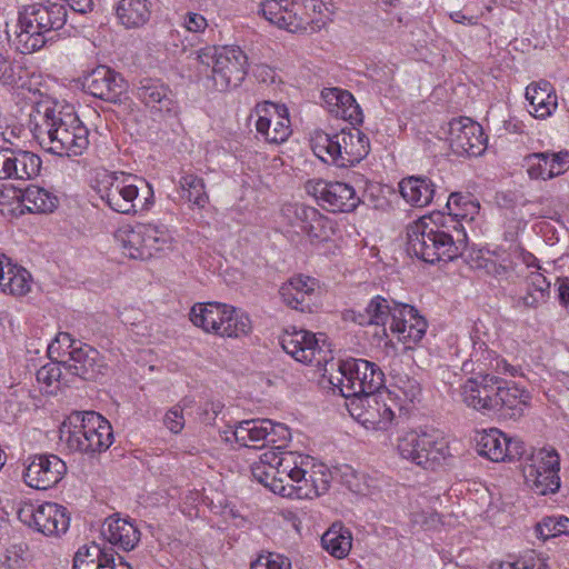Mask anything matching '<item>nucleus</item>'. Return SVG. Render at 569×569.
Masks as SVG:
<instances>
[{"label": "nucleus", "instance_id": "f257e3e1", "mask_svg": "<svg viewBox=\"0 0 569 569\" xmlns=\"http://www.w3.org/2000/svg\"><path fill=\"white\" fill-rule=\"evenodd\" d=\"M41 119L32 131L47 151L60 157H72L82 154L88 148L89 130L77 114L46 108Z\"/></svg>", "mask_w": 569, "mask_h": 569}, {"label": "nucleus", "instance_id": "f03ea898", "mask_svg": "<svg viewBox=\"0 0 569 569\" xmlns=\"http://www.w3.org/2000/svg\"><path fill=\"white\" fill-rule=\"evenodd\" d=\"M67 22V9L61 3H36L28 6L19 14L16 31V48L21 53L41 49L51 37L48 34L61 29Z\"/></svg>", "mask_w": 569, "mask_h": 569}, {"label": "nucleus", "instance_id": "7ed1b4c3", "mask_svg": "<svg viewBox=\"0 0 569 569\" xmlns=\"http://www.w3.org/2000/svg\"><path fill=\"white\" fill-rule=\"evenodd\" d=\"M98 193L111 210L122 214H136L153 204L151 186L123 171L103 173Z\"/></svg>", "mask_w": 569, "mask_h": 569}, {"label": "nucleus", "instance_id": "20e7f679", "mask_svg": "<svg viewBox=\"0 0 569 569\" xmlns=\"http://www.w3.org/2000/svg\"><path fill=\"white\" fill-rule=\"evenodd\" d=\"M68 448L81 453L102 452L113 442L110 422L96 411H74L60 428Z\"/></svg>", "mask_w": 569, "mask_h": 569}, {"label": "nucleus", "instance_id": "39448f33", "mask_svg": "<svg viewBox=\"0 0 569 569\" xmlns=\"http://www.w3.org/2000/svg\"><path fill=\"white\" fill-rule=\"evenodd\" d=\"M461 234L457 238L433 226H427V221L420 219L408 227V251L427 263L439 261H452L463 253Z\"/></svg>", "mask_w": 569, "mask_h": 569}, {"label": "nucleus", "instance_id": "423d86ee", "mask_svg": "<svg viewBox=\"0 0 569 569\" xmlns=\"http://www.w3.org/2000/svg\"><path fill=\"white\" fill-rule=\"evenodd\" d=\"M330 383L337 387L342 397L356 400L380 392L385 383V375L373 362L365 359H348L339 365L338 376L330 377Z\"/></svg>", "mask_w": 569, "mask_h": 569}, {"label": "nucleus", "instance_id": "0eeeda50", "mask_svg": "<svg viewBox=\"0 0 569 569\" xmlns=\"http://www.w3.org/2000/svg\"><path fill=\"white\" fill-rule=\"evenodd\" d=\"M397 450L402 459L431 470L449 456L448 442L435 430L406 431L398 438Z\"/></svg>", "mask_w": 569, "mask_h": 569}, {"label": "nucleus", "instance_id": "6e6552de", "mask_svg": "<svg viewBox=\"0 0 569 569\" xmlns=\"http://www.w3.org/2000/svg\"><path fill=\"white\" fill-rule=\"evenodd\" d=\"M522 471L527 486L537 495L555 493L560 488V457L552 447L530 448Z\"/></svg>", "mask_w": 569, "mask_h": 569}, {"label": "nucleus", "instance_id": "1a4fd4ad", "mask_svg": "<svg viewBox=\"0 0 569 569\" xmlns=\"http://www.w3.org/2000/svg\"><path fill=\"white\" fill-rule=\"evenodd\" d=\"M280 343L288 355L302 363L321 366L332 359L323 333L317 336L311 331L292 327L291 330H284Z\"/></svg>", "mask_w": 569, "mask_h": 569}, {"label": "nucleus", "instance_id": "9d476101", "mask_svg": "<svg viewBox=\"0 0 569 569\" xmlns=\"http://www.w3.org/2000/svg\"><path fill=\"white\" fill-rule=\"evenodd\" d=\"M67 473L66 462L53 453L30 455L24 461V483L37 490H48L58 485Z\"/></svg>", "mask_w": 569, "mask_h": 569}, {"label": "nucleus", "instance_id": "9b49d317", "mask_svg": "<svg viewBox=\"0 0 569 569\" xmlns=\"http://www.w3.org/2000/svg\"><path fill=\"white\" fill-rule=\"evenodd\" d=\"M447 132L450 148L457 156L478 157L486 150L482 127L468 117L452 119Z\"/></svg>", "mask_w": 569, "mask_h": 569}, {"label": "nucleus", "instance_id": "f8f14e48", "mask_svg": "<svg viewBox=\"0 0 569 569\" xmlns=\"http://www.w3.org/2000/svg\"><path fill=\"white\" fill-rule=\"evenodd\" d=\"M247 76V56L239 47H222L209 78L217 91L224 92L239 87Z\"/></svg>", "mask_w": 569, "mask_h": 569}, {"label": "nucleus", "instance_id": "ddd939ff", "mask_svg": "<svg viewBox=\"0 0 569 569\" xmlns=\"http://www.w3.org/2000/svg\"><path fill=\"white\" fill-rule=\"evenodd\" d=\"M353 407L351 415L367 429L387 430L396 417V402L389 395L386 399L381 392L357 399Z\"/></svg>", "mask_w": 569, "mask_h": 569}, {"label": "nucleus", "instance_id": "4468645a", "mask_svg": "<svg viewBox=\"0 0 569 569\" xmlns=\"http://www.w3.org/2000/svg\"><path fill=\"white\" fill-rule=\"evenodd\" d=\"M307 191L317 198L323 209L331 212H351L360 202L353 187L345 182L309 181Z\"/></svg>", "mask_w": 569, "mask_h": 569}, {"label": "nucleus", "instance_id": "2eb2a0df", "mask_svg": "<svg viewBox=\"0 0 569 569\" xmlns=\"http://www.w3.org/2000/svg\"><path fill=\"white\" fill-rule=\"evenodd\" d=\"M253 113L257 117L256 129L266 141L278 144L290 137L289 111L284 104L263 101L257 103Z\"/></svg>", "mask_w": 569, "mask_h": 569}, {"label": "nucleus", "instance_id": "dca6fc26", "mask_svg": "<svg viewBox=\"0 0 569 569\" xmlns=\"http://www.w3.org/2000/svg\"><path fill=\"white\" fill-rule=\"evenodd\" d=\"M501 378L497 375L472 376L461 385L462 401L482 413H492L497 407Z\"/></svg>", "mask_w": 569, "mask_h": 569}, {"label": "nucleus", "instance_id": "f3484780", "mask_svg": "<svg viewBox=\"0 0 569 569\" xmlns=\"http://www.w3.org/2000/svg\"><path fill=\"white\" fill-rule=\"evenodd\" d=\"M81 84L87 93L111 103L119 102L127 91L123 77L107 66H98L84 74Z\"/></svg>", "mask_w": 569, "mask_h": 569}, {"label": "nucleus", "instance_id": "a211bd4d", "mask_svg": "<svg viewBox=\"0 0 569 569\" xmlns=\"http://www.w3.org/2000/svg\"><path fill=\"white\" fill-rule=\"evenodd\" d=\"M67 373L87 381H94L107 372V365L100 352L87 343L79 342L78 348L68 352V359L61 360Z\"/></svg>", "mask_w": 569, "mask_h": 569}, {"label": "nucleus", "instance_id": "6ab92c4d", "mask_svg": "<svg viewBox=\"0 0 569 569\" xmlns=\"http://www.w3.org/2000/svg\"><path fill=\"white\" fill-rule=\"evenodd\" d=\"M427 320L411 305L393 301L390 329L403 342H419L426 335Z\"/></svg>", "mask_w": 569, "mask_h": 569}, {"label": "nucleus", "instance_id": "aec40b11", "mask_svg": "<svg viewBox=\"0 0 569 569\" xmlns=\"http://www.w3.org/2000/svg\"><path fill=\"white\" fill-rule=\"evenodd\" d=\"M525 162L530 179L549 180L569 170V152H533L525 157Z\"/></svg>", "mask_w": 569, "mask_h": 569}, {"label": "nucleus", "instance_id": "412c9836", "mask_svg": "<svg viewBox=\"0 0 569 569\" xmlns=\"http://www.w3.org/2000/svg\"><path fill=\"white\" fill-rule=\"evenodd\" d=\"M316 287L317 280L315 278L298 274L282 283L279 295L282 302L289 308L301 312L311 311Z\"/></svg>", "mask_w": 569, "mask_h": 569}, {"label": "nucleus", "instance_id": "4be33fe9", "mask_svg": "<svg viewBox=\"0 0 569 569\" xmlns=\"http://www.w3.org/2000/svg\"><path fill=\"white\" fill-rule=\"evenodd\" d=\"M30 527L46 536L64 533L70 525L66 508L53 502H46L30 510Z\"/></svg>", "mask_w": 569, "mask_h": 569}, {"label": "nucleus", "instance_id": "5701e85b", "mask_svg": "<svg viewBox=\"0 0 569 569\" xmlns=\"http://www.w3.org/2000/svg\"><path fill=\"white\" fill-rule=\"evenodd\" d=\"M393 301L381 296L373 297L363 310L348 309L343 311V320L359 326H385L392 317Z\"/></svg>", "mask_w": 569, "mask_h": 569}, {"label": "nucleus", "instance_id": "b1692460", "mask_svg": "<svg viewBox=\"0 0 569 569\" xmlns=\"http://www.w3.org/2000/svg\"><path fill=\"white\" fill-rule=\"evenodd\" d=\"M470 339L472 349L469 359L462 363V371L473 376L495 375V370L499 369V363H502V358L490 350L478 336H471Z\"/></svg>", "mask_w": 569, "mask_h": 569}, {"label": "nucleus", "instance_id": "393cba45", "mask_svg": "<svg viewBox=\"0 0 569 569\" xmlns=\"http://www.w3.org/2000/svg\"><path fill=\"white\" fill-rule=\"evenodd\" d=\"M295 7L288 0H266L261 3V13L270 23L297 32L305 29V20L298 16Z\"/></svg>", "mask_w": 569, "mask_h": 569}, {"label": "nucleus", "instance_id": "a878e982", "mask_svg": "<svg viewBox=\"0 0 569 569\" xmlns=\"http://www.w3.org/2000/svg\"><path fill=\"white\" fill-rule=\"evenodd\" d=\"M321 97L329 111L336 117L348 120L351 124L362 122V111L349 91L340 88H326L321 91Z\"/></svg>", "mask_w": 569, "mask_h": 569}, {"label": "nucleus", "instance_id": "bb28decb", "mask_svg": "<svg viewBox=\"0 0 569 569\" xmlns=\"http://www.w3.org/2000/svg\"><path fill=\"white\" fill-rule=\"evenodd\" d=\"M137 98L157 112H170L174 107L171 90L160 80L142 79L137 87Z\"/></svg>", "mask_w": 569, "mask_h": 569}, {"label": "nucleus", "instance_id": "cd10ccee", "mask_svg": "<svg viewBox=\"0 0 569 569\" xmlns=\"http://www.w3.org/2000/svg\"><path fill=\"white\" fill-rule=\"evenodd\" d=\"M529 393L515 385H509L501 378L499 395H497V407L492 413H499L510 419L522 417L528 401Z\"/></svg>", "mask_w": 569, "mask_h": 569}, {"label": "nucleus", "instance_id": "c85d7f7f", "mask_svg": "<svg viewBox=\"0 0 569 569\" xmlns=\"http://www.w3.org/2000/svg\"><path fill=\"white\" fill-rule=\"evenodd\" d=\"M101 535L112 546L123 551L132 550L140 540V532L131 522L109 517L102 525Z\"/></svg>", "mask_w": 569, "mask_h": 569}, {"label": "nucleus", "instance_id": "c756f323", "mask_svg": "<svg viewBox=\"0 0 569 569\" xmlns=\"http://www.w3.org/2000/svg\"><path fill=\"white\" fill-rule=\"evenodd\" d=\"M261 460L269 465H277L291 475V482L307 486L308 473L306 467L309 465V457L293 451L269 450L261 456Z\"/></svg>", "mask_w": 569, "mask_h": 569}, {"label": "nucleus", "instance_id": "7c9ffc66", "mask_svg": "<svg viewBox=\"0 0 569 569\" xmlns=\"http://www.w3.org/2000/svg\"><path fill=\"white\" fill-rule=\"evenodd\" d=\"M31 274L24 268L13 264L3 253L0 256V289L12 296H24L30 291Z\"/></svg>", "mask_w": 569, "mask_h": 569}, {"label": "nucleus", "instance_id": "2f4dec72", "mask_svg": "<svg viewBox=\"0 0 569 569\" xmlns=\"http://www.w3.org/2000/svg\"><path fill=\"white\" fill-rule=\"evenodd\" d=\"M342 161L352 167L366 158L370 151L369 138L357 128L342 129L339 133Z\"/></svg>", "mask_w": 569, "mask_h": 569}, {"label": "nucleus", "instance_id": "473e14b6", "mask_svg": "<svg viewBox=\"0 0 569 569\" xmlns=\"http://www.w3.org/2000/svg\"><path fill=\"white\" fill-rule=\"evenodd\" d=\"M526 99L532 107L530 113L538 119H546L556 110L557 94L552 90L550 82L541 80L532 82L526 88Z\"/></svg>", "mask_w": 569, "mask_h": 569}, {"label": "nucleus", "instance_id": "72a5a7b5", "mask_svg": "<svg viewBox=\"0 0 569 569\" xmlns=\"http://www.w3.org/2000/svg\"><path fill=\"white\" fill-rule=\"evenodd\" d=\"M526 293L515 300V307L519 309H538L550 297V281L539 271H531L526 276Z\"/></svg>", "mask_w": 569, "mask_h": 569}, {"label": "nucleus", "instance_id": "f704fd0d", "mask_svg": "<svg viewBox=\"0 0 569 569\" xmlns=\"http://www.w3.org/2000/svg\"><path fill=\"white\" fill-rule=\"evenodd\" d=\"M399 191L408 203L422 208L432 201L436 194V186L427 177L411 176L399 182Z\"/></svg>", "mask_w": 569, "mask_h": 569}, {"label": "nucleus", "instance_id": "c9c22d12", "mask_svg": "<svg viewBox=\"0 0 569 569\" xmlns=\"http://www.w3.org/2000/svg\"><path fill=\"white\" fill-rule=\"evenodd\" d=\"M228 305L219 302L196 303L189 313L191 322L209 333L218 335L223 325Z\"/></svg>", "mask_w": 569, "mask_h": 569}, {"label": "nucleus", "instance_id": "e433bc0d", "mask_svg": "<svg viewBox=\"0 0 569 569\" xmlns=\"http://www.w3.org/2000/svg\"><path fill=\"white\" fill-rule=\"evenodd\" d=\"M321 546L333 558L345 559L352 547V533L341 522H335L322 535Z\"/></svg>", "mask_w": 569, "mask_h": 569}, {"label": "nucleus", "instance_id": "4c0bfd02", "mask_svg": "<svg viewBox=\"0 0 569 569\" xmlns=\"http://www.w3.org/2000/svg\"><path fill=\"white\" fill-rule=\"evenodd\" d=\"M269 419H251L239 422L233 435L243 447L261 448L268 442Z\"/></svg>", "mask_w": 569, "mask_h": 569}, {"label": "nucleus", "instance_id": "58836bf2", "mask_svg": "<svg viewBox=\"0 0 569 569\" xmlns=\"http://www.w3.org/2000/svg\"><path fill=\"white\" fill-rule=\"evenodd\" d=\"M13 199L20 202L29 212H51L57 208L58 199L47 190L30 186L24 190L13 191Z\"/></svg>", "mask_w": 569, "mask_h": 569}, {"label": "nucleus", "instance_id": "ea45409f", "mask_svg": "<svg viewBox=\"0 0 569 569\" xmlns=\"http://www.w3.org/2000/svg\"><path fill=\"white\" fill-rule=\"evenodd\" d=\"M116 12L126 28H139L150 19L151 3L148 0H120Z\"/></svg>", "mask_w": 569, "mask_h": 569}, {"label": "nucleus", "instance_id": "a19ab883", "mask_svg": "<svg viewBox=\"0 0 569 569\" xmlns=\"http://www.w3.org/2000/svg\"><path fill=\"white\" fill-rule=\"evenodd\" d=\"M313 153L323 162H331L338 167L346 168L340 149L339 134H329L318 131L311 139Z\"/></svg>", "mask_w": 569, "mask_h": 569}, {"label": "nucleus", "instance_id": "79ce46f5", "mask_svg": "<svg viewBox=\"0 0 569 569\" xmlns=\"http://www.w3.org/2000/svg\"><path fill=\"white\" fill-rule=\"evenodd\" d=\"M507 435L493 428L480 433L477 439V448L480 456H483L491 461H505L507 453H505Z\"/></svg>", "mask_w": 569, "mask_h": 569}, {"label": "nucleus", "instance_id": "37998d69", "mask_svg": "<svg viewBox=\"0 0 569 569\" xmlns=\"http://www.w3.org/2000/svg\"><path fill=\"white\" fill-rule=\"evenodd\" d=\"M271 466L272 481L270 483V490L277 495L288 498L303 499L309 496L307 486L291 482V475L286 472L281 467L277 465Z\"/></svg>", "mask_w": 569, "mask_h": 569}, {"label": "nucleus", "instance_id": "c03bdc74", "mask_svg": "<svg viewBox=\"0 0 569 569\" xmlns=\"http://www.w3.org/2000/svg\"><path fill=\"white\" fill-rule=\"evenodd\" d=\"M224 316L223 325L221 330L218 331V336L239 338L251 331V320L243 311L228 306Z\"/></svg>", "mask_w": 569, "mask_h": 569}, {"label": "nucleus", "instance_id": "a18cd8bd", "mask_svg": "<svg viewBox=\"0 0 569 569\" xmlns=\"http://www.w3.org/2000/svg\"><path fill=\"white\" fill-rule=\"evenodd\" d=\"M119 238L124 250H127L126 254L130 258L140 260L150 258V250H147L144 247L142 223H138L128 230H122Z\"/></svg>", "mask_w": 569, "mask_h": 569}, {"label": "nucleus", "instance_id": "49530a36", "mask_svg": "<svg viewBox=\"0 0 569 569\" xmlns=\"http://www.w3.org/2000/svg\"><path fill=\"white\" fill-rule=\"evenodd\" d=\"M180 188L183 191L182 197L199 208H203L209 197L204 190L203 179L191 172H183L180 177Z\"/></svg>", "mask_w": 569, "mask_h": 569}, {"label": "nucleus", "instance_id": "de8ad7c7", "mask_svg": "<svg viewBox=\"0 0 569 569\" xmlns=\"http://www.w3.org/2000/svg\"><path fill=\"white\" fill-rule=\"evenodd\" d=\"M142 234L144 247L147 250H150V258L156 252L170 248L171 237L163 226L142 223Z\"/></svg>", "mask_w": 569, "mask_h": 569}, {"label": "nucleus", "instance_id": "09e8293b", "mask_svg": "<svg viewBox=\"0 0 569 569\" xmlns=\"http://www.w3.org/2000/svg\"><path fill=\"white\" fill-rule=\"evenodd\" d=\"M14 171L18 180H29L37 177L41 169V159L33 152L17 150L14 154Z\"/></svg>", "mask_w": 569, "mask_h": 569}, {"label": "nucleus", "instance_id": "8fccbe9b", "mask_svg": "<svg viewBox=\"0 0 569 569\" xmlns=\"http://www.w3.org/2000/svg\"><path fill=\"white\" fill-rule=\"evenodd\" d=\"M446 208L448 213L453 214L460 220L473 219L479 210V204L471 200L469 194H462L460 192H453L449 196Z\"/></svg>", "mask_w": 569, "mask_h": 569}, {"label": "nucleus", "instance_id": "3c124183", "mask_svg": "<svg viewBox=\"0 0 569 569\" xmlns=\"http://www.w3.org/2000/svg\"><path fill=\"white\" fill-rule=\"evenodd\" d=\"M427 226H433V228H437L438 230H443L449 234H452V238H457V233L461 234L460 238H462V240L460 242L462 244V249L466 250L468 243L467 232L461 220L453 217V214H443L441 212L433 213L430 217L429 222L427 221Z\"/></svg>", "mask_w": 569, "mask_h": 569}, {"label": "nucleus", "instance_id": "603ef678", "mask_svg": "<svg viewBox=\"0 0 569 569\" xmlns=\"http://www.w3.org/2000/svg\"><path fill=\"white\" fill-rule=\"evenodd\" d=\"M536 532L543 540L561 535L569 536V518L565 516L545 517L537 523Z\"/></svg>", "mask_w": 569, "mask_h": 569}, {"label": "nucleus", "instance_id": "864d4df0", "mask_svg": "<svg viewBox=\"0 0 569 569\" xmlns=\"http://www.w3.org/2000/svg\"><path fill=\"white\" fill-rule=\"evenodd\" d=\"M312 472L307 478V490L309 496L306 498H312L313 496L318 497L328 491L331 481V473L329 469L323 466H313Z\"/></svg>", "mask_w": 569, "mask_h": 569}, {"label": "nucleus", "instance_id": "5fc2aeb1", "mask_svg": "<svg viewBox=\"0 0 569 569\" xmlns=\"http://www.w3.org/2000/svg\"><path fill=\"white\" fill-rule=\"evenodd\" d=\"M88 561L91 563H113L114 555L111 550L102 549L99 545L92 542L90 546H82L77 551L73 561Z\"/></svg>", "mask_w": 569, "mask_h": 569}, {"label": "nucleus", "instance_id": "6e6d98bb", "mask_svg": "<svg viewBox=\"0 0 569 569\" xmlns=\"http://www.w3.org/2000/svg\"><path fill=\"white\" fill-rule=\"evenodd\" d=\"M487 272L498 279L508 283H515L519 278L517 264L510 259H502L500 262L491 261L486 264Z\"/></svg>", "mask_w": 569, "mask_h": 569}, {"label": "nucleus", "instance_id": "4d7b16f0", "mask_svg": "<svg viewBox=\"0 0 569 569\" xmlns=\"http://www.w3.org/2000/svg\"><path fill=\"white\" fill-rule=\"evenodd\" d=\"M329 224V219L318 211L317 217L305 224L302 231L311 241H325L330 237L331 227Z\"/></svg>", "mask_w": 569, "mask_h": 569}, {"label": "nucleus", "instance_id": "13d9d810", "mask_svg": "<svg viewBox=\"0 0 569 569\" xmlns=\"http://www.w3.org/2000/svg\"><path fill=\"white\" fill-rule=\"evenodd\" d=\"M290 438V429L284 423L273 422L269 419L267 445H272L274 449L280 450L287 445Z\"/></svg>", "mask_w": 569, "mask_h": 569}, {"label": "nucleus", "instance_id": "bf43d9fd", "mask_svg": "<svg viewBox=\"0 0 569 569\" xmlns=\"http://www.w3.org/2000/svg\"><path fill=\"white\" fill-rule=\"evenodd\" d=\"M284 213H292L295 216V221H291L293 226L300 227L303 229V226L310 222L312 218L317 217L318 210L313 207L306 206L303 203H293L288 204L283 208Z\"/></svg>", "mask_w": 569, "mask_h": 569}, {"label": "nucleus", "instance_id": "052dcab7", "mask_svg": "<svg viewBox=\"0 0 569 569\" xmlns=\"http://www.w3.org/2000/svg\"><path fill=\"white\" fill-rule=\"evenodd\" d=\"M76 343L77 341L71 337L70 333L59 332L54 340L49 345L48 355L51 359H56V355L57 358L62 357L66 353L68 355L72 348H78Z\"/></svg>", "mask_w": 569, "mask_h": 569}, {"label": "nucleus", "instance_id": "680f3d73", "mask_svg": "<svg viewBox=\"0 0 569 569\" xmlns=\"http://www.w3.org/2000/svg\"><path fill=\"white\" fill-rule=\"evenodd\" d=\"M503 450L507 453L506 460L508 461L523 460L526 462V458L530 455L526 443L517 437L511 438L507 436Z\"/></svg>", "mask_w": 569, "mask_h": 569}, {"label": "nucleus", "instance_id": "e2e57ef3", "mask_svg": "<svg viewBox=\"0 0 569 569\" xmlns=\"http://www.w3.org/2000/svg\"><path fill=\"white\" fill-rule=\"evenodd\" d=\"M54 360V362L48 363L38 370V381H41L48 386H51L54 381H60L62 378L63 366L61 360H57V358Z\"/></svg>", "mask_w": 569, "mask_h": 569}, {"label": "nucleus", "instance_id": "0e129e2a", "mask_svg": "<svg viewBox=\"0 0 569 569\" xmlns=\"http://www.w3.org/2000/svg\"><path fill=\"white\" fill-rule=\"evenodd\" d=\"M17 150L10 148L0 149V179H14L17 171L13 167Z\"/></svg>", "mask_w": 569, "mask_h": 569}, {"label": "nucleus", "instance_id": "69168bd1", "mask_svg": "<svg viewBox=\"0 0 569 569\" xmlns=\"http://www.w3.org/2000/svg\"><path fill=\"white\" fill-rule=\"evenodd\" d=\"M166 427L173 433H179L184 427L182 409L178 406L171 408L164 416Z\"/></svg>", "mask_w": 569, "mask_h": 569}, {"label": "nucleus", "instance_id": "338daca9", "mask_svg": "<svg viewBox=\"0 0 569 569\" xmlns=\"http://www.w3.org/2000/svg\"><path fill=\"white\" fill-rule=\"evenodd\" d=\"M183 26L190 32H202L208 23L207 19L197 12H188L183 18Z\"/></svg>", "mask_w": 569, "mask_h": 569}, {"label": "nucleus", "instance_id": "774afa93", "mask_svg": "<svg viewBox=\"0 0 569 569\" xmlns=\"http://www.w3.org/2000/svg\"><path fill=\"white\" fill-rule=\"evenodd\" d=\"M271 475V466L261 459L252 466V476L268 488H270L272 481Z\"/></svg>", "mask_w": 569, "mask_h": 569}]
</instances>
